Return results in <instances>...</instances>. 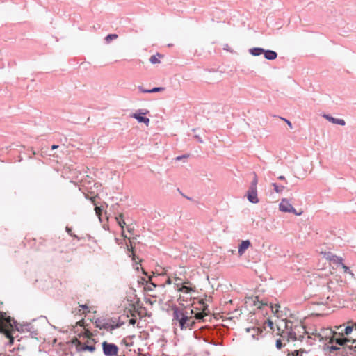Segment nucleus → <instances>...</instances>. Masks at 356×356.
<instances>
[{"label": "nucleus", "instance_id": "1", "mask_svg": "<svg viewBox=\"0 0 356 356\" xmlns=\"http://www.w3.org/2000/svg\"><path fill=\"white\" fill-rule=\"evenodd\" d=\"M200 307H196L198 311L195 312L191 309L190 312L191 315L188 311L181 309L177 305L172 307V318L175 325L179 326L181 330H192L195 327V320L198 321H207L211 318V313L209 309V306L204 302L200 300L199 302Z\"/></svg>", "mask_w": 356, "mask_h": 356}, {"label": "nucleus", "instance_id": "2", "mask_svg": "<svg viewBox=\"0 0 356 356\" xmlns=\"http://www.w3.org/2000/svg\"><path fill=\"white\" fill-rule=\"evenodd\" d=\"M0 320L7 326V330L17 331L20 333H29L32 338H36L38 335V330L35 329L31 323H18L16 320L7 316L6 313L0 312Z\"/></svg>", "mask_w": 356, "mask_h": 356}, {"label": "nucleus", "instance_id": "3", "mask_svg": "<svg viewBox=\"0 0 356 356\" xmlns=\"http://www.w3.org/2000/svg\"><path fill=\"white\" fill-rule=\"evenodd\" d=\"M218 334V329L209 325L202 326L193 332V336L195 339H202L204 341L214 346L219 345V343L216 341V337Z\"/></svg>", "mask_w": 356, "mask_h": 356}, {"label": "nucleus", "instance_id": "4", "mask_svg": "<svg viewBox=\"0 0 356 356\" xmlns=\"http://www.w3.org/2000/svg\"><path fill=\"white\" fill-rule=\"evenodd\" d=\"M94 324L95 327L112 333L113 330L124 325V323L120 321V318L99 317L95 319Z\"/></svg>", "mask_w": 356, "mask_h": 356}, {"label": "nucleus", "instance_id": "5", "mask_svg": "<svg viewBox=\"0 0 356 356\" xmlns=\"http://www.w3.org/2000/svg\"><path fill=\"white\" fill-rule=\"evenodd\" d=\"M323 350L325 355L331 356V353L337 351V356H349L352 354V350L356 351V345L355 346H346L343 348H339L336 346L325 345L323 347Z\"/></svg>", "mask_w": 356, "mask_h": 356}, {"label": "nucleus", "instance_id": "6", "mask_svg": "<svg viewBox=\"0 0 356 356\" xmlns=\"http://www.w3.org/2000/svg\"><path fill=\"white\" fill-rule=\"evenodd\" d=\"M102 352L104 356H118L119 347L113 343L104 341L102 343Z\"/></svg>", "mask_w": 356, "mask_h": 356}, {"label": "nucleus", "instance_id": "7", "mask_svg": "<svg viewBox=\"0 0 356 356\" xmlns=\"http://www.w3.org/2000/svg\"><path fill=\"white\" fill-rule=\"evenodd\" d=\"M147 113H149V111L146 109H138L130 116L136 119L138 123H143L147 126L150 122L149 119L145 116Z\"/></svg>", "mask_w": 356, "mask_h": 356}, {"label": "nucleus", "instance_id": "8", "mask_svg": "<svg viewBox=\"0 0 356 356\" xmlns=\"http://www.w3.org/2000/svg\"><path fill=\"white\" fill-rule=\"evenodd\" d=\"M279 209L280 211L285 213H292L296 216H300L301 214V213H298L296 211V209L290 203L289 200L286 198H283L281 200L279 204Z\"/></svg>", "mask_w": 356, "mask_h": 356}, {"label": "nucleus", "instance_id": "9", "mask_svg": "<svg viewBox=\"0 0 356 356\" xmlns=\"http://www.w3.org/2000/svg\"><path fill=\"white\" fill-rule=\"evenodd\" d=\"M245 196L248 201L252 204H257L259 202L257 196V188H249L246 192Z\"/></svg>", "mask_w": 356, "mask_h": 356}, {"label": "nucleus", "instance_id": "10", "mask_svg": "<svg viewBox=\"0 0 356 356\" xmlns=\"http://www.w3.org/2000/svg\"><path fill=\"white\" fill-rule=\"evenodd\" d=\"M76 348L77 351H79V352L80 351H89L90 353H93L95 350L96 347L93 344L88 345V344L83 343L79 341L77 343V344L76 345Z\"/></svg>", "mask_w": 356, "mask_h": 356}, {"label": "nucleus", "instance_id": "11", "mask_svg": "<svg viewBox=\"0 0 356 356\" xmlns=\"http://www.w3.org/2000/svg\"><path fill=\"white\" fill-rule=\"evenodd\" d=\"M323 117L327 120L330 122H332V124H339L341 126H344L346 124V122L343 119L334 118L330 114H324Z\"/></svg>", "mask_w": 356, "mask_h": 356}, {"label": "nucleus", "instance_id": "12", "mask_svg": "<svg viewBox=\"0 0 356 356\" xmlns=\"http://www.w3.org/2000/svg\"><path fill=\"white\" fill-rule=\"evenodd\" d=\"M246 332L251 334L253 339H259V335H261L263 330L257 327H252L246 328Z\"/></svg>", "mask_w": 356, "mask_h": 356}, {"label": "nucleus", "instance_id": "13", "mask_svg": "<svg viewBox=\"0 0 356 356\" xmlns=\"http://www.w3.org/2000/svg\"><path fill=\"white\" fill-rule=\"evenodd\" d=\"M251 243L249 240L242 241L238 245V252L240 256L243 255L245 250L250 246Z\"/></svg>", "mask_w": 356, "mask_h": 356}, {"label": "nucleus", "instance_id": "14", "mask_svg": "<svg viewBox=\"0 0 356 356\" xmlns=\"http://www.w3.org/2000/svg\"><path fill=\"white\" fill-rule=\"evenodd\" d=\"M264 56L266 60H274L277 58V53L273 50L264 49Z\"/></svg>", "mask_w": 356, "mask_h": 356}, {"label": "nucleus", "instance_id": "15", "mask_svg": "<svg viewBox=\"0 0 356 356\" xmlns=\"http://www.w3.org/2000/svg\"><path fill=\"white\" fill-rule=\"evenodd\" d=\"M138 89L139 90L140 92L143 93H153L164 90V88L163 87H154L151 89H144L141 86H138Z\"/></svg>", "mask_w": 356, "mask_h": 356}, {"label": "nucleus", "instance_id": "16", "mask_svg": "<svg viewBox=\"0 0 356 356\" xmlns=\"http://www.w3.org/2000/svg\"><path fill=\"white\" fill-rule=\"evenodd\" d=\"M175 289L178 291L183 292V293H189L191 291H193V289L191 286H186V285H184L183 284H179V283H176L175 284Z\"/></svg>", "mask_w": 356, "mask_h": 356}, {"label": "nucleus", "instance_id": "17", "mask_svg": "<svg viewBox=\"0 0 356 356\" xmlns=\"http://www.w3.org/2000/svg\"><path fill=\"white\" fill-rule=\"evenodd\" d=\"M252 305L257 306L258 309H261L263 306H267L268 302L264 300H260L258 296L250 298Z\"/></svg>", "mask_w": 356, "mask_h": 356}, {"label": "nucleus", "instance_id": "18", "mask_svg": "<svg viewBox=\"0 0 356 356\" xmlns=\"http://www.w3.org/2000/svg\"><path fill=\"white\" fill-rule=\"evenodd\" d=\"M0 333H3L6 337L10 339V342L13 343L14 338L10 337L9 332H7V326L0 320Z\"/></svg>", "mask_w": 356, "mask_h": 356}, {"label": "nucleus", "instance_id": "19", "mask_svg": "<svg viewBox=\"0 0 356 356\" xmlns=\"http://www.w3.org/2000/svg\"><path fill=\"white\" fill-rule=\"evenodd\" d=\"M248 51L252 56H258L264 54V49L262 47H252Z\"/></svg>", "mask_w": 356, "mask_h": 356}, {"label": "nucleus", "instance_id": "20", "mask_svg": "<svg viewBox=\"0 0 356 356\" xmlns=\"http://www.w3.org/2000/svg\"><path fill=\"white\" fill-rule=\"evenodd\" d=\"M328 254H330L328 259H330V261H332L333 263L339 265H341L343 263V258L341 257L337 256L330 252H329Z\"/></svg>", "mask_w": 356, "mask_h": 356}, {"label": "nucleus", "instance_id": "21", "mask_svg": "<svg viewBox=\"0 0 356 356\" xmlns=\"http://www.w3.org/2000/svg\"><path fill=\"white\" fill-rule=\"evenodd\" d=\"M163 56L159 53H156V54H154L151 56L149 58V62L152 64H157L160 63L159 58L163 57Z\"/></svg>", "mask_w": 356, "mask_h": 356}, {"label": "nucleus", "instance_id": "22", "mask_svg": "<svg viewBox=\"0 0 356 356\" xmlns=\"http://www.w3.org/2000/svg\"><path fill=\"white\" fill-rule=\"evenodd\" d=\"M288 341L291 339L293 341H296L298 340V337L296 336V333L293 329L291 327L290 330L287 332Z\"/></svg>", "mask_w": 356, "mask_h": 356}, {"label": "nucleus", "instance_id": "23", "mask_svg": "<svg viewBox=\"0 0 356 356\" xmlns=\"http://www.w3.org/2000/svg\"><path fill=\"white\" fill-rule=\"evenodd\" d=\"M303 353H307V351H306L303 349L296 350L291 353H289L287 356H302Z\"/></svg>", "mask_w": 356, "mask_h": 356}, {"label": "nucleus", "instance_id": "24", "mask_svg": "<svg viewBox=\"0 0 356 356\" xmlns=\"http://www.w3.org/2000/svg\"><path fill=\"white\" fill-rule=\"evenodd\" d=\"M118 35L115 34V33H110V34H108L104 40H105V42L108 44L110 43L113 40H115L118 38Z\"/></svg>", "mask_w": 356, "mask_h": 356}, {"label": "nucleus", "instance_id": "25", "mask_svg": "<svg viewBox=\"0 0 356 356\" xmlns=\"http://www.w3.org/2000/svg\"><path fill=\"white\" fill-rule=\"evenodd\" d=\"M272 186H273V188H274V191L277 193H282L284 189L285 188V187L284 186H282V185H278L276 183H273L272 184Z\"/></svg>", "mask_w": 356, "mask_h": 356}, {"label": "nucleus", "instance_id": "26", "mask_svg": "<svg viewBox=\"0 0 356 356\" xmlns=\"http://www.w3.org/2000/svg\"><path fill=\"white\" fill-rule=\"evenodd\" d=\"M347 341H348V340L344 337L337 338L335 339L336 343H337L339 346H342L343 347L347 346L346 345Z\"/></svg>", "mask_w": 356, "mask_h": 356}, {"label": "nucleus", "instance_id": "27", "mask_svg": "<svg viewBox=\"0 0 356 356\" xmlns=\"http://www.w3.org/2000/svg\"><path fill=\"white\" fill-rule=\"evenodd\" d=\"M115 218L119 226L123 229L124 225H126V222L123 218L122 214H120L118 217H115Z\"/></svg>", "mask_w": 356, "mask_h": 356}, {"label": "nucleus", "instance_id": "28", "mask_svg": "<svg viewBox=\"0 0 356 356\" xmlns=\"http://www.w3.org/2000/svg\"><path fill=\"white\" fill-rule=\"evenodd\" d=\"M65 231L66 232L72 237L74 238H76L78 241H79L81 238L76 234H74V233H72V227H70L68 226H67L65 227Z\"/></svg>", "mask_w": 356, "mask_h": 356}, {"label": "nucleus", "instance_id": "29", "mask_svg": "<svg viewBox=\"0 0 356 356\" xmlns=\"http://www.w3.org/2000/svg\"><path fill=\"white\" fill-rule=\"evenodd\" d=\"M257 183H258L257 177L256 174H254V177L249 188H257Z\"/></svg>", "mask_w": 356, "mask_h": 356}, {"label": "nucleus", "instance_id": "30", "mask_svg": "<svg viewBox=\"0 0 356 356\" xmlns=\"http://www.w3.org/2000/svg\"><path fill=\"white\" fill-rule=\"evenodd\" d=\"M340 266H341V267L344 270L345 273H348V274L351 275L352 276L354 275L353 273L350 270L349 267L347 266L346 265H345L343 263H342Z\"/></svg>", "mask_w": 356, "mask_h": 356}, {"label": "nucleus", "instance_id": "31", "mask_svg": "<svg viewBox=\"0 0 356 356\" xmlns=\"http://www.w3.org/2000/svg\"><path fill=\"white\" fill-rule=\"evenodd\" d=\"M280 307V305L279 304H275V305H273V304H270V309H271V311L275 313V314H277L278 312V309Z\"/></svg>", "mask_w": 356, "mask_h": 356}, {"label": "nucleus", "instance_id": "32", "mask_svg": "<svg viewBox=\"0 0 356 356\" xmlns=\"http://www.w3.org/2000/svg\"><path fill=\"white\" fill-rule=\"evenodd\" d=\"M353 326H350V325H348L345 327L344 329V331H343V333L346 334V335H349L352 331H353Z\"/></svg>", "mask_w": 356, "mask_h": 356}, {"label": "nucleus", "instance_id": "33", "mask_svg": "<svg viewBox=\"0 0 356 356\" xmlns=\"http://www.w3.org/2000/svg\"><path fill=\"white\" fill-rule=\"evenodd\" d=\"M275 346L278 350H280L283 347V344L280 339L276 340Z\"/></svg>", "mask_w": 356, "mask_h": 356}, {"label": "nucleus", "instance_id": "34", "mask_svg": "<svg viewBox=\"0 0 356 356\" xmlns=\"http://www.w3.org/2000/svg\"><path fill=\"white\" fill-rule=\"evenodd\" d=\"M95 210L96 214L98 216V217L101 221L102 220H101L100 216H101L102 209L99 207L96 206L95 208Z\"/></svg>", "mask_w": 356, "mask_h": 356}, {"label": "nucleus", "instance_id": "35", "mask_svg": "<svg viewBox=\"0 0 356 356\" xmlns=\"http://www.w3.org/2000/svg\"><path fill=\"white\" fill-rule=\"evenodd\" d=\"M268 326L271 329L273 330V323L271 320L270 319H268L267 322H266Z\"/></svg>", "mask_w": 356, "mask_h": 356}, {"label": "nucleus", "instance_id": "36", "mask_svg": "<svg viewBox=\"0 0 356 356\" xmlns=\"http://www.w3.org/2000/svg\"><path fill=\"white\" fill-rule=\"evenodd\" d=\"M195 138L200 143H203V140L202 138L199 136V135H197L195 134L194 136Z\"/></svg>", "mask_w": 356, "mask_h": 356}, {"label": "nucleus", "instance_id": "37", "mask_svg": "<svg viewBox=\"0 0 356 356\" xmlns=\"http://www.w3.org/2000/svg\"><path fill=\"white\" fill-rule=\"evenodd\" d=\"M188 157V154H183L181 156H178L177 158H176V160L177 161H179L181 159H183V158H187Z\"/></svg>", "mask_w": 356, "mask_h": 356}, {"label": "nucleus", "instance_id": "38", "mask_svg": "<svg viewBox=\"0 0 356 356\" xmlns=\"http://www.w3.org/2000/svg\"><path fill=\"white\" fill-rule=\"evenodd\" d=\"M136 319L134 318H132L129 319V323L130 325H134L136 324Z\"/></svg>", "mask_w": 356, "mask_h": 356}, {"label": "nucleus", "instance_id": "39", "mask_svg": "<svg viewBox=\"0 0 356 356\" xmlns=\"http://www.w3.org/2000/svg\"><path fill=\"white\" fill-rule=\"evenodd\" d=\"M177 190H178V191L181 193V195L184 197H185V198H186V199H188V200H191L192 199L191 197H188V196L185 195H184L181 191H180V190H179V188H178Z\"/></svg>", "mask_w": 356, "mask_h": 356}, {"label": "nucleus", "instance_id": "40", "mask_svg": "<svg viewBox=\"0 0 356 356\" xmlns=\"http://www.w3.org/2000/svg\"><path fill=\"white\" fill-rule=\"evenodd\" d=\"M284 120L286 122L287 125L290 127V128H292V124L291 122L287 120V119H284Z\"/></svg>", "mask_w": 356, "mask_h": 356}, {"label": "nucleus", "instance_id": "41", "mask_svg": "<svg viewBox=\"0 0 356 356\" xmlns=\"http://www.w3.org/2000/svg\"><path fill=\"white\" fill-rule=\"evenodd\" d=\"M315 336L316 337L318 338L320 341L323 340V337L320 334H316Z\"/></svg>", "mask_w": 356, "mask_h": 356}, {"label": "nucleus", "instance_id": "42", "mask_svg": "<svg viewBox=\"0 0 356 356\" xmlns=\"http://www.w3.org/2000/svg\"><path fill=\"white\" fill-rule=\"evenodd\" d=\"M353 343H356V340L353 341ZM352 354H349V356H356V351L352 350Z\"/></svg>", "mask_w": 356, "mask_h": 356}, {"label": "nucleus", "instance_id": "43", "mask_svg": "<svg viewBox=\"0 0 356 356\" xmlns=\"http://www.w3.org/2000/svg\"><path fill=\"white\" fill-rule=\"evenodd\" d=\"M58 147H59V145H51V150L56 149H58Z\"/></svg>", "mask_w": 356, "mask_h": 356}, {"label": "nucleus", "instance_id": "44", "mask_svg": "<svg viewBox=\"0 0 356 356\" xmlns=\"http://www.w3.org/2000/svg\"><path fill=\"white\" fill-rule=\"evenodd\" d=\"M277 179H280V180H282V181H285L286 182V179H285V177H284V175H280V176H279V177H277Z\"/></svg>", "mask_w": 356, "mask_h": 356}, {"label": "nucleus", "instance_id": "45", "mask_svg": "<svg viewBox=\"0 0 356 356\" xmlns=\"http://www.w3.org/2000/svg\"><path fill=\"white\" fill-rule=\"evenodd\" d=\"M165 284H172L171 279L170 278H168L167 280L165 281Z\"/></svg>", "mask_w": 356, "mask_h": 356}, {"label": "nucleus", "instance_id": "46", "mask_svg": "<svg viewBox=\"0 0 356 356\" xmlns=\"http://www.w3.org/2000/svg\"><path fill=\"white\" fill-rule=\"evenodd\" d=\"M303 339H304V336H303V335H300V336L298 337V340H297V341H303Z\"/></svg>", "mask_w": 356, "mask_h": 356}, {"label": "nucleus", "instance_id": "47", "mask_svg": "<svg viewBox=\"0 0 356 356\" xmlns=\"http://www.w3.org/2000/svg\"><path fill=\"white\" fill-rule=\"evenodd\" d=\"M80 307L83 309H87L88 308L87 305H81Z\"/></svg>", "mask_w": 356, "mask_h": 356}, {"label": "nucleus", "instance_id": "48", "mask_svg": "<svg viewBox=\"0 0 356 356\" xmlns=\"http://www.w3.org/2000/svg\"><path fill=\"white\" fill-rule=\"evenodd\" d=\"M310 339H312V337L308 336V341H307V343H309V344H310V345H312V342L309 341Z\"/></svg>", "mask_w": 356, "mask_h": 356}, {"label": "nucleus", "instance_id": "49", "mask_svg": "<svg viewBox=\"0 0 356 356\" xmlns=\"http://www.w3.org/2000/svg\"><path fill=\"white\" fill-rule=\"evenodd\" d=\"M300 329H302V330H305V326H303V325H302L300 326ZM305 333H307L306 331H305Z\"/></svg>", "mask_w": 356, "mask_h": 356}, {"label": "nucleus", "instance_id": "50", "mask_svg": "<svg viewBox=\"0 0 356 356\" xmlns=\"http://www.w3.org/2000/svg\"><path fill=\"white\" fill-rule=\"evenodd\" d=\"M150 284L154 286V287H156V284H155L153 282H150Z\"/></svg>", "mask_w": 356, "mask_h": 356}, {"label": "nucleus", "instance_id": "51", "mask_svg": "<svg viewBox=\"0 0 356 356\" xmlns=\"http://www.w3.org/2000/svg\"><path fill=\"white\" fill-rule=\"evenodd\" d=\"M288 327H289V324H288V323H286V328L288 329Z\"/></svg>", "mask_w": 356, "mask_h": 356}, {"label": "nucleus", "instance_id": "52", "mask_svg": "<svg viewBox=\"0 0 356 356\" xmlns=\"http://www.w3.org/2000/svg\"><path fill=\"white\" fill-rule=\"evenodd\" d=\"M175 280H181V279H180V278H178V277H176V278H175Z\"/></svg>", "mask_w": 356, "mask_h": 356}, {"label": "nucleus", "instance_id": "53", "mask_svg": "<svg viewBox=\"0 0 356 356\" xmlns=\"http://www.w3.org/2000/svg\"><path fill=\"white\" fill-rule=\"evenodd\" d=\"M192 131L195 132L196 131V129H193Z\"/></svg>", "mask_w": 356, "mask_h": 356}]
</instances>
